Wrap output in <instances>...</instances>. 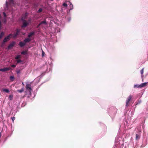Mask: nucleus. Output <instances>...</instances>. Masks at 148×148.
I'll list each match as a JSON object with an SVG mask.
<instances>
[{"instance_id": "obj_27", "label": "nucleus", "mask_w": 148, "mask_h": 148, "mask_svg": "<svg viewBox=\"0 0 148 148\" xmlns=\"http://www.w3.org/2000/svg\"><path fill=\"white\" fill-rule=\"evenodd\" d=\"M11 67H12L14 68L16 67V65L13 64L11 65Z\"/></svg>"}, {"instance_id": "obj_5", "label": "nucleus", "mask_w": 148, "mask_h": 148, "mask_svg": "<svg viewBox=\"0 0 148 148\" xmlns=\"http://www.w3.org/2000/svg\"><path fill=\"white\" fill-rule=\"evenodd\" d=\"M15 44V42H13L10 44L8 47V49H10Z\"/></svg>"}, {"instance_id": "obj_28", "label": "nucleus", "mask_w": 148, "mask_h": 148, "mask_svg": "<svg viewBox=\"0 0 148 148\" xmlns=\"http://www.w3.org/2000/svg\"><path fill=\"white\" fill-rule=\"evenodd\" d=\"M6 18H5L4 19V20H3V22L4 23H5L6 22Z\"/></svg>"}, {"instance_id": "obj_35", "label": "nucleus", "mask_w": 148, "mask_h": 148, "mask_svg": "<svg viewBox=\"0 0 148 148\" xmlns=\"http://www.w3.org/2000/svg\"><path fill=\"white\" fill-rule=\"evenodd\" d=\"M22 84L23 85H24V84L23 83H22Z\"/></svg>"}, {"instance_id": "obj_30", "label": "nucleus", "mask_w": 148, "mask_h": 148, "mask_svg": "<svg viewBox=\"0 0 148 148\" xmlns=\"http://www.w3.org/2000/svg\"><path fill=\"white\" fill-rule=\"evenodd\" d=\"M3 14L4 16L5 17H6V14L4 12H3Z\"/></svg>"}, {"instance_id": "obj_16", "label": "nucleus", "mask_w": 148, "mask_h": 148, "mask_svg": "<svg viewBox=\"0 0 148 148\" xmlns=\"http://www.w3.org/2000/svg\"><path fill=\"white\" fill-rule=\"evenodd\" d=\"M3 91L7 93L9 92V90L8 89H3Z\"/></svg>"}, {"instance_id": "obj_15", "label": "nucleus", "mask_w": 148, "mask_h": 148, "mask_svg": "<svg viewBox=\"0 0 148 148\" xmlns=\"http://www.w3.org/2000/svg\"><path fill=\"white\" fill-rule=\"evenodd\" d=\"M22 54L25 55L27 54V51H23L21 53Z\"/></svg>"}, {"instance_id": "obj_22", "label": "nucleus", "mask_w": 148, "mask_h": 148, "mask_svg": "<svg viewBox=\"0 0 148 148\" xmlns=\"http://www.w3.org/2000/svg\"><path fill=\"white\" fill-rule=\"evenodd\" d=\"M21 56H20V55H18L17 56H16L15 57V59H18V58H21Z\"/></svg>"}, {"instance_id": "obj_12", "label": "nucleus", "mask_w": 148, "mask_h": 148, "mask_svg": "<svg viewBox=\"0 0 148 148\" xmlns=\"http://www.w3.org/2000/svg\"><path fill=\"white\" fill-rule=\"evenodd\" d=\"M34 34V32H31L28 35V37L29 38L31 36H32V35H33Z\"/></svg>"}, {"instance_id": "obj_31", "label": "nucleus", "mask_w": 148, "mask_h": 148, "mask_svg": "<svg viewBox=\"0 0 148 148\" xmlns=\"http://www.w3.org/2000/svg\"><path fill=\"white\" fill-rule=\"evenodd\" d=\"M12 120L13 121H13H14V120H15V117H13L12 118Z\"/></svg>"}, {"instance_id": "obj_18", "label": "nucleus", "mask_w": 148, "mask_h": 148, "mask_svg": "<svg viewBox=\"0 0 148 148\" xmlns=\"http://www.w3.org/2000/svg\"><path fill=\"white\" fill-rule=\"evenodd\" d=\"M17 91L21 93L23 91V89H22L21 90H18Z\"/></svg>"}, {"instance_id": "obj_19", "label": "nucleus", "mask_w": 148, "mask_h": 148, "mask_svg": "<svg viewBox=\"0 0 148 148\" xmlns=\"http://www.w3.org/2000/svg\"><path fill=\"white\" fill-rule=\"evenodd\" d=\"M134 88L137 87V88H140V85H136V84L134 86Z\"/></svg>"}, {"instance_id": "obj_34", "label": "nucleus", "mask_w": 148, "mask_h": 148, "mask_svg": "<svg viewBox=\"0 0 148 148\" xmlns=\"http://www.w3.org/2000/svg\"><path fill=\"white\" fill-rule=\"evenodd\" d=\"M1 134L0 133V137H1Z\"/></svg>"}, {"instance_id": "obj_9", "label": "nucleus", "mask_w": 148, "mask_h": 148, "mask_svg": "<svg viewBox=\"0 0 148 148\" xmlns=\"http://www.w3.org/2000/svg\"><path fill=\"white\" fill-rule=\"evenodd\" d=\"M26 88L27 89H29L30 91L32 90L30 84H27Z\"/></svg>"}, {"instance_id": "obj_26", "label": "nucleus", "mask_w": 148, "mask_h": 148, "mask_svg": "<svg viewBox=\"0 0 148 148\" xmlns=\"http://www.w3.org/2000/svg\"><path fill=\"white\" fill-rule=\"evenodd\" d=\"M42 9L40 8V9H39V10H38V12H41L42 11Z\"/></svg>"}, {"instance_id": "obj_21", "label": "nucleus", "mask_w": 148, "mask_h": 148, "mask_svg": "<svg viewBox=\"0 0 148 148\" xmlns=\"http://www.w3.org/2000/svg\"><path fill=\"white\" fill-rule=\"evenodd\" d=\"M13 97V95H10L9 96V98L10 100H11L12 99Z\"/></svg>"}, {"instance_id": "obj_10", "label": "nucleus", "mask_w": 148, "mask_h": 148, "mask_svg": "<svg viewBox=\"0 0 148 148\" xmlns=\"http://www.w3.org/2000/svg\"><path fill=\"white\" fill-rule=\"evenodd\" d=\"M31 40V39L30 38H26L24 40V42L26 43L27 42H28L30 41Z\"/></svg>"}, {"instance_id": "obj_2", "label": "nucleus", "mask_w": 148, "mask_h": 148, "mask_svg": "<svg viewBox=\"0 0 148 148\" xmlns=\"http://www.w3.org/2000/svg\"><path fill=\"white\" fill-rule=\"evenodd\" d=\"M63 5L64 7H66L68 5H69L70 6V10H72L73 8V5L72 4L69 2H68V4H67L65 3H64Z\"/></svg>"}, {"instance_id": "obj_4", "label": "nucleus", "mask_w": 148, "mask_h": 148, "mask_svg": "<svg viewBox=\"0 0 148 148\" xmlns=\"http://www.w3.org/2000/svg\"><path fill=\"white\" fill-rule=\"evenodd\" d=\"M132 96L131 95H130L129 96V97H128L127 99V100L126 101V106H127L128 105L129 101H130V100H131V99L132 98Z\"/></svg>"}, {"instance_id": "obj_3", "label": "nucleus", "mask_w": 148, "mask_h": 148, "mask_svg": "<svg viewBox=\"0 0 148 148\" xmlns=\"http://www.w3.org/2000/svg\"><path fill=\"white\" fill-rule=\"evenodd\" d=\"M11 69V68L10 67L5 68L3 69H0V71L2 72H5L10 70Z\"/></svg>"}, {"instance_id": "obj_36", "label": "nucleus", "mask_w": 148, "mask_h": 148, "mask_svg": "<svg viewBox=\"0 0 148 148\" xmlns=\"http://www.w3.org/2000/svg\"><path fill=\"white\" fill-rule=\"evenodd\" d=\"M22 20H23V18H22Z\"/></svg>"}, {"instance_id": "obj_24", "label": "nucleus", "mask_w": 148, "mask_h": 148, "mask_svg": "<svg viewBox=\"0 0 148 148\" xmlns=\"http://www.w3.org/2000/svg\"><path fill=\"white\" fill-rule=\"evenodd\" d=\"M44 54H45V53H44V52L42 50V56H44Z\"/></svg>"}, {"instance_id": "obj_7", "label": "nucleus", "mask_w": 148, "mask_h": 148, "mask_svg": "<svg viewBox=\"0 0 148 148\" xmlns=\"http://www.w3.org/2000/svg\"><path fill=\"white\" fill-rule=\"evenodd\" d=\"M28 24V23L26 21H24L23 22V24L22 26V27H25Z\"/></svg>"}, {"instance_id": "obj_14", "label": "nucleus", "mask_w": 148, "mask_h": 148, "mask_svg": "<svg viewBox=\"0 0 148 148\" xmlns=\"http://www.w3.org/2000/svg\"><path fill=\"white\" fill-rule=\"evenodd\" d=\"M10 4L11 5H13L14 4V2L13 0H9Z\"/></svg>"}, {"instance_id": "obj_17", "label": "nucleus", "mask_w": 148, "mask_h": 148, "mask_svg": "<svg viewBox=\"0 0 148 148\" xmlns=\"http://www.w3.org/2000/svg\"><path fill=\"white\" fill-rule=\"evenodd\" d=\"M4 35V33H3V32H2L1 33V34L0 35V39H1L3 36Z\"/></svg>"}, {"instance_id": "obj_11", "label": "nucleus", "mask_w": 148, "mask_h": 148, "mask_svg": "<svg viewBox=\"0 0 148 148\" xmlns=\"http://www.w3.org/2000/svg\"><path fill=\"white\" fill-rule=\"evenodd\" d=\"M25 44L26 43L24 41V42H20L19 43V45L21 47H22L25 45Z\"/></svg>"}, {"instance_id": "obj_20", "label": "nucleus", "mask_w": 148, "mask_h": 148, "mask_svg": "<svg viewBox=\"0 0 148 148\" xmlns=\"http://www.w3.org/2000/svg\"><path fill=\"white\" fill-rule=\"evenodd\" d=\"M10 79L12 80H13L14 79V77L13 76H11L10 77Z\"/></svg>"}, {"instance_id": "obj_13", "label": "nucleus", "mask_w": 148, "mask_h": 148, "mask_svg": "<svg viewBox=\"0 0 148 148\" xmlns=\"http://www.w3.org/2000/svg\"><path fill=\"white\" fill-rule=\"evenodd\" d=\"M42 24L46 25L47 23H46V22L45 21L42 22L39 24V25H38V27Z\"/></svg>"}, {"instance_id": "obj_6", "label": "nucleus", "mask_w": 148, "mask_h": 148, "mask_svg": "<svg viewBox=\"0 0 148 148\" xmlns=\"http://www.w3.org/2000/svg\"><path fill=\"white\" fill-rule=\"evenodd\" d=\"M147 83V82H145L141 84L140 85V88L146 86Z\"/></svg>"}, {"instance_id": "obj_29", "label": "nucleus", "mask_w": 148, "mask_h": 148, "mask_svg": "<svg viewBox=\"0 0 148 148\" xmlns=\"http://www.w3.org/2000/svg\"><path fill=\"white\" fill-rule=\"evenodd\" d=\"M6 6L7 8H8V2L7 1H6Z\"/></svg>"}, {"instance_id": "obj_32", "label": "nucleus", "mask_w": 148, "mask_h": 148, "mask_svg": "<svg viewBox=\"0 0 148 148\" xmlns=\"http://www.w3.org/2000/svg\"><path fill=\"white\" fill-rule=\"evenodd\" d=\"M16 72H17V74H18V73H20V70H18V71H16Z\"/></svg>"}, {"instance_id": "obj_23", "label": "nucleus", "mask_w": 148, "mask_h": 148, "mask_svg": "<svg viewBox=\"0 0 148 148\" xmlns=\"http://www.w3.org/2000/svg\"><path fill=\"white\" fill-rule=\"evenodd\" d=\"M143 71H144V69H143L141 71V73L142 75V76H143Z\"/></svg>"}, {"instance_id": "obj_1", "label": "nucleus", "mask_w": 148, "mask_h": 148, "mask_svg": "<svg viewBox=\"0 0 148 148\" xmlns=\"http://www.w3.org/2000/svg\"><path fill=\"white\" fill-rule=\"evenodd\" d=\"M12 36H13L12 34H10L8 36L5 37L3 40V42L1 45V46L3 47L4 43L9 40L10 39V38L12 37Z\"/></svg>"}, {"instance_id": "obj_25", "label": "nucleus", "mask_w": 148, "mask_h": 148, "mask_svg": "<svg viewBox=\"0 0 148 148\" xmlns=\"http://www.w3.org/2000/svg\"><path fill=\"white\" fill-rule=\"evenodd\" d=\"M17 63H18L21 62V61L20 60H17Z\"/></svg>"}, {"instance_id": "obj_8", "label": "nucleus", "mask_w": 148, "mask_h": 148, "mask_svg": "<svg viewBox=\"0 0 148 148\" xmlns=\"http://www.w3.org/2000/svg\"><path fill=\"white\" fill-rule=\"evenodd\" d=\"M19 32L20 30L18 29H17L16 30V33L15 34H14V35L13 36V37L14 38L16 36L18 35Z\"/></svg>"}, {"instance_id": "obj_33", "label": "nucleus", "mask_w": 148, "mask_h": 148, "mask_svg": "<svg viewBox=\"0 0 148 148\" xmlns=\"http://www.w3.org/2000/svg\"><path fill=\"white\" fill-rule=\"evenodd\" d=\"M136 138H138V135L137 134H136Z\"/></svg>"}]
</instances>
